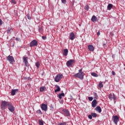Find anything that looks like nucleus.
Listing matches in <instances>:
<instances>
[{"instance_id": "0eeeda50", "label": "nucleus", "mask_w": 125, "mask_h": 125, "mask_svg": "<svg viewBox=\"0 0 125 125\" xmlns=\"http://www.w3.org/2000/svg\"><path fill=\"white\" fill-rule=\"evenodd\" d=\"M113 123L115 125H118V123L119 122V121H120V119L119 118V116L117 115L113 116L112 117Z\"/></svg>"}, {"instance_id": "de8ad7c7", "label": "nucleus", "mask_w": 125, "mask_h": 125, "mask_svg": "<svg viewBox=\"0 0 125 125\" xmlns=\"http://www.w3.org/2000/svg\"><path fill=\"white\" fill-rule=\"evenodd\" d=\"M114 55H112V58H114Z\"/></svg>"}, {"instance_id": "cd10ccee", "label": "nucleus", "mask_w": 125, "mask_h": 125, "mask_svg": "<svg viewBox=\"0 0 125 125\" xmlns=\"http://www.w3.org/2000/svg\"><path fill=\"white\" fill-rule=\"evenodd\" d=\"M91 76H92L93 77H95L96 78H97V77H98V75L97 74H96L95 72H93L91 74Z\"/></svg>"}, {"instance_id": "c03bdc74", "label": "nucleus", "mask_w": 125, "mask_h": 125, "mask_svg": "<svg viewBox=\"0 0 125 125\" xmlns=\"http://www.w3.org/2000/svg\"><path fill=\"white\" fill-rule=\"evenodd\" d=\"M97 36H100V31H98L97 33Z\"/></svg>"}, {"instance_id": "393cba45", "label": "nucleus", "mask_w": 125, "mask_h": 125, "mask_svg": "<svg viewBox=\"0 0 125 125\" xmlns=\"http://www.w3.org/2000/svg\"><path fill=\"white\" fill-rule=\"evenodd\" d=\"M58 96L60 99H62V96L64 97V96H65V94H64V93L60 94H59Z\"/></svg>"}, {"instance_id": "f3484780", "label": "nucleus", "mask_w": 125, "mask_h": 125, "mask_svg": "<svg viewBox=\"0 0 125 125\" xmlns=\"http://www.w3.org/2000/svg\"><path fill=\"white\" fill-rule=\"evenodd\" d=\"M69 52V50H68V49H64L63 50V52L62 53L63 55L64 56H67L68 55V53Z\"/></svg>"}, {"instance_id": "f704fd0d", "label": "nucleus", "mask_w": 125, "mask_h": 125, "mask_svg": "<svg viewBox=\"0 0 125 125\" xmlns=\"http://www.w3.org/2000/svg\"><path fill=\"white\" fill-rule=\"evenodd\" d=\"M37 113L38 114H41V115H42V111L41 110V109L38 110L37 111Z\"/></svg>"}, {"instance_id": "f8f14e48", "label": "nucleus", "mask_w": 125, "mask_h": 125, "mask_svg": "<svg viewBox=\"0 0 125 125\" xmlns=\"http://www.w3.org/2000/svg\"><path fill=\"white\" fill-rule=\"evenodd\" d=\"M23 62L25 63V66L28 67V66H29V62H28V57H23Z\"/></svg>"}, {"instance_id": "4be33fe9", "label": "nucleus", "mask_w": 125, "mask_h": 125, "mask_svg": "<svg viewBox=\"0 0 125 125\" xmlns=\"http://www.w3.org/2000/svg\"><path fill=\"white\" fill-rule=\"evenodd\" d=\"M113 8V4H108L107 5V10H111Z\"/></svg>"}, {"instance_id": "79ce46f5", "label": "nucleus", "mask_w": 125, "mask_h": 125, "mask_svg": "<svg viewBox=\"0 0 125 125\" xmlns=\"http://www.w3.org/2000/svg\"><path fill=\"white\" fill-rule=\"evenodd\" d=\"M2 25V20L0 19V26H1Z\"/></svg>"}, {"instance_id": "2eb2a0df", "label": "nucleus", "mask_w": 125, "mask_h": 125, "mask_svg": "<svg viewBox=\"0 0 125 125\" xmlns=\"http://www.w3.org/2000/svg\"><path fill=\"white\" fill-rule=\"evenodd\" d=\"M18 89H12L11 94V95H12L13 96H14V95H15V94H16V92H18Z\"/></svg>"}, {"instance_id": "a19ab883", "label": "nucleus", "mask_w": 125, "mask_h": 125, "mask_svg": "<svg viewBox=\"0 0 125 125\" xmlns=\"http://www.w3.org/2000/svg\"><path fill=\"white\" fill-rule=\"evenodd\" d=\"M111 74L113 76H115V75H116V73H115V71H112Z\"/></svg>"}, {"instance_id": "4c0bfd02", "label": "nucleus", "mask_w": 125, "mask_h": 125, "mask_svg": "<svg viewBox=\"0 0 125 125\" xmlns=\"http://www.w3.org/2000/svg\"><path fill=\"white\" fill-rule=\"evenodd\" d=\"M11 3H14V4H16V1L15 0H11Z\"/></svg>"}, {"instance_id": "c85d7f7f", "label": "nucleus", "mask_w": 125, "mask_h": 125, "mask_svg": "<svg viewBox=\"0 0 125 125\" xmlns=\"http://www.w3.org/2000/svg\"><path fill=\"white\" fill-rule=\"evenodd\" d=\"M27 17L28 20H31L32 19V17H31V16H30V13H28L27 15Z\"/></svg>"}, {"instance_id": "6e6552de", "label": "nucleus", "mask_w": 125, "mask_h": 125, "mask_svg": "<svg viewBox=\"0 0 125 125\" xmlns=\"http://www.w3.org/2000/svg\"><path fill=\"white\" fill-rule=\"evenodd\" d=\"M74 63H75V60H70L66 62V65L67 67H71V66H72Z\"/></svg>"}, {"instance_id": "37998d69", "label": "nucleus", "mask_w": 125, "mask_h": 125, "mask_svg": "<svg viewBox=\"0 0 125 125\" xmlns=\"http://www.w3.org/2000/svg\"><path fill=\"white\" fill-rule=\"evenodd\" d=\"M110 36H111V37H113V36H114V34L113 33V32L110 33Z\"/></svg>"}, {"instance_id": "dca6fc26", "label": "nucleus", "mask_w": 125, "mask_h": 125, "mask_svg": "<svg viewBox=\"0 0 125 125\" xmlns=\"http://www.w3.org/2000/svg\"><path fill=\"white\" fill-rule=\"evenodd\" d=\"M88 48L90 51H94V47L92 45H88Z\"/></svg>"}, {"instance_id": "e433bc0d", "label": "nucleus", "mask_w": 125, "mask_h": 125, "mask_svg": "<svg viewBox=\"0 0 125 125\" xmlns=\"http://www.w3.org/2000/svg\"><path fill=\"white\" fill-rule=\"evenodd\" d=\"M88 119H89L90 120H92V115L91 114V115H89L88 116Z\"/></svg>"}, {"instance_id": "bb28decb", "label": "nucleus", "mask_w": 125, "mask_h": 125, "mask_svg": "<svg viewBox=\"0 0 125 125\" xmlns=\"http://www.w3.org/2000/svg\"><path fill=\"white\" fill-rule=\"evenodd\" d=\"M103 82H101L98 84V86L100 88H102V87H103Z\"/></svg>"}, {"instance_id": "b1692460", "label": "nucleus", "mask_w": 125, "mask_h": 125, "mask_svg": "<svg viewBox=\"0 0 125 125\" xmlns=\"http://www.w3.org/2000/svg\"><path fill=\"white\" fill-rule=\"evenodd\" d=\"M45 89H46V88L44 86L41 87L40 88V92H42V91H44Z\"/></svg>"}, {"instance_id": "423d86ee", "label": "nucleus", "mask_w": 125, "mask_h": 125, "mask_svg": "<svg viewBox=\"0 0 125 125\" xmlns=\"http://www.w3.org/2000/svg\"><path fill=\"white\" fill-rule=\"evenodd\" d=\"M38 45V41L36 40H34L30 43L29 46L30 47H34Z\"/></svg>"}, {"instance_id": "ddd939ff", "label": "nucleus", "mask_w": 125, "mask_h": 125, "mask_svg": "<svg viewBox=\"0 0 125 125\" xmlns=\"http://www.w3.org/2000/svg\"><path fill=\"white\" fill-rule=\"evenodd\" d=\"M75 38L76 36H75V34H74V33L72 32L69 34V40H71V41H74Z\"/></svg>"}, {"instance_id": "5701e85b", "label": "nucleus", "mask_w": 125, "mask_h": 125, "mask_svg": "<svg viewBox=\"0 0 125 125\" xmlns=\"http://www.w3.org/2000/svg\"><path fill=\"white\" fill-rule=\"evenodd\" d=\"M57 89L55 90V92H58V91H60L61 90V89L60 88V87L59 85L56 86Z\"/></svg>"}, {"instance_id": "6ab92c4d", "label": "nucleus", "mask_w": 125, "mask_h": 125, "mask_svg": "<svg viewBox=\"0 0 125 125\" xmlns=\"http://www.w3.org/2000/svg\"><path fill=\"white\" fill-rule=\"evenodd\" d=\"M39 32L41 34H43V26H41L39 27Z\"/></svg>"}, {"instance_id": "49530a36", "label": "nucleus", "mask_w": 125, "mask_h": 125, "mask_svg": "<svg viewBox=\"0 0 125 125\" xmlns=\"http://www.w3.org/2000/svg\"><path fill=\"white\" fill-rule=\"evenodd\" d=\"M104 45H105V43L103 44V46H104Z\"/></svg>"}, {"instance_id": "9d476101", "label": "nucleus", "mask_w": 125, "mask_h": 125, "mask_svg": "<svg viewBox=\"0 0 125 125\" xmlns=\"http://www.w3.org/2000/svg\"><path fill=\"white\" fill-rule=\"evenodd\" d=\"M41 108L42 110V111H44L45 112H46V111H47V104H41Z\"/></svg>"}, {"instance_id": "f257e3e1", "label": "nucleus", "mask_w": 125, "mask_h": 125, "mask_svg": "<svg viewBox=\"0 0 125 125\" xmlns=\"http://www.w3.org/2000/svg\"><path fill=\"white\" fill-rule=\"evenodd\" d=\"M84 76V73L83 72V68H81L79 70V72L74 75L75 78H78L80 80H83V76Z\"/></svg>"}, {"instance_id": "1a4fd4ad", "label": "nucleus", "mask_w": 125, "mask_h": 125, "mask_svg": "<svg viewBox=\"0 0 125 125\" xmlns=\"http://www.w3.org/2000/svg\"><path fill=\"white\" fill-rule=\"evenodd\" d=\"M8 109H9V110L10 111V112H11L12 113H13V111L15 110V108L14 106H13V105H12L11 104V103H9V105H8Z\"/></svg>"}, {"instance_id": "c9c22d12", "label": "nucleus", "mask_w": 125, "mask_h": 125, "mask_svg": "<svg viewBox=\"0 0 125 125\" xmlns=\"http://www.w3.org/2000/svg\"><path fill=\"white\" fill-rule=\"evenodd\" d=\"M88 99L89 101H92V100H93V98H92V97H89Z\"/></svg>"}, {"instance_id": "c756f323", "label": "nucleus", "mask_w": 125, "mask_h": 125, "mask_svg": "<svg viewBox=\"0 0 125 125\" xmlns=\"http://www.w3.org/2000/svg\"><path fill=\"white\" fill-rule=\"evenodd\" d=\"M91 115H92V117H93L94 118H96V117H97V114L95 113H91Z\"/></svg>"}, {"instance_id": "20e7f679", "label": "nucleus", "mask_w": 125, "mask_h": 125, "mask_svg": "<svg viewBox=\"0 0 125 125\" xmlns=\"http://www.w3.org/2000/svg\"><path fill=\"white\" fill-rule=\"evenodd\" d=\"M6 59L9 62H10V64H13L15 62L14 60V58L12 56L9 55L7 58Z\"/></svg>"}, {"instance_id": "473e14b6", "label": "nucleus", "mask_w": 125, "mask_h": 125, "mask_svg": "<svg viewBox=\"0 0 125 125\" xmlns=\"http://www.w3.org/2000/svg\"><path fill=\"white\" fill-rule=\"evenodd\" d=\"M89 8V7L88 6V5H86L84 7V9L85 10H87V11H88Z\"/></svg>"}, {"instance_id": "ea45409f", "label": "nucleus", "mask_w": 125, "mask_h": 125, "mask_svg": "<svg viewBox=\"0 0 125 125\" xmlns=\"http://www.w3.org/2000/svg\"><path fill=\"white\" fill-rule=\"evenodd\" d=\"M42 40H43L44 41H45V40H46V37L45 36H42Z\"/></svg>"}, {"instance_id": "4468645a", "label": "nucleus", "mask_w": 125, "mask_h": 125, "mask_svg": "<svg viewBox=\"0 0 125 125\" xmlns=\"http://www.w3.org/2000/svg\"><path fill=\"white\" fill-rule=\"evenodd\" d=\"M97 105V101H96V100H94L92 102V107H93V108H95Z\"/></svg>"}, {"instance_id": "a18cd8bd", "label": "nucleus", "mask_w": 125, "mask_h": 125, "mask_svg": "<svg viewBox=\"0 0 125 125\" xmlns=\"http://www.w3.org/2000/svg\"><path fill=\"white\" fill-rule=\"evenodd\" d=\"M16 41H19V39L18 38H16Z\"/></svg>"}, {"instance_id": "58836bf2", "label": "nucleus", "mask_w": 125, "mask_h": 125, "mask_svg": "<svg viewBox=\"0 0 125 125\" xmlns=\"http://www.w3.org/2000/svg\"><path fill=\"white\" fill-rule=\"evenodd\" d=\"M62 2L65 4H66V0H62Z\"/></svg>"}, {"instance_id": "2f4dec72", "label": "nucleus", "mask_w": 125, "mask_h": 125, "mask_svg": "<svg viewBox=\"0 0 125 125\" xmlns=\"http://www.w3.org/2000/svg\"><path fill=\"white\" fill-rule=\"evenodd\" d=\"M58 125H67V122L60 123Z\"/></svg>"}, {"instance_id": "f03ea898", "label": "nucleus", "mask_w": 125, "mask_h": 125, "mask_svg": "<svg viewBox=\"0 0 125 125\" xmlns=\"http://www.w3.org/2000/svg\"><path fill=\"white\" fill-rule=\"evenodd\" d=\"M9 103H10L9 102L2 101L0 105L1 110H5L7 108V106H8V105H9Z\"/></svg>"}, {"instance_id": "9b49d317", "label": "nucleus", "mask_w": 125, "mask_h": 125, "mask_svg": "<svg viewBox=\"0 0 125 125\" xmlns=\"http://www.w3.org/2000/svg\"><path fill=\"white\" fill-rule=\"evenodd\" d=\"M108 98L111 101H112V99H113V100H116V96H115L114 94H112V93L108 95Z\"/></svg>"}, {"instance_id": "72a5a7b5", "label": "nucleus", "mask_w": 125, "mask_h": 125, "mask_svg": "<svg viewBox=\"0 0 125 125\" xmlns=\"http://www.w3.org/2000/svg\"><path fill=\"white\" fill-rule=\"evenodd\" d=\"M94 98L95 99H97L98 96L97 95V93H94Z\"/></svg>"}, {"instance_id": "412c9836", "label": "nucleus", "mask_w": 125, "mask_h": 125, "mask_svg": "<svg viewBox=\"0 0 125 125\" xmlns=\"http://www.w3.org/2000/svg\"><path fill=\"white\" fill-rule=\"evenodd\" d=\"M91 21L92 22H96V21H97V18L95 16H93L91 18Z\"/></svg>"}, {"instance_id": "a211bd4d", "label": "nucleus", "mask_w": 125, "mask_h": 125, "mask_svg": "<svg viewBox=\"0 0 125 125\" xmlns=\"http://www.w3.org/2000/svg\"><path fill=\"white\" fill-rule=\"evenodd\" d=\"M95 110L96 111H97L99 113H101V112H102V109H101V107H100V106H97Z\"/></svg>"}, {"instance_id": "39448f33", "label": "nucleus", "mask_w": 125, "mask_h": 125, "mask_svg": "<svg viewBox=\"0 0 125 125\" xmlns=\"http://www.w3.org/2000/svg\"><path fill=\"white\" fill-rule=\"evenodd\" d=\"M62 114L64 115L65 117H69L70 116V112L67 109H63L62 111Z\"/></svg>"}, {"instance_id": "7ed1b4c3", "label": "nucleus", "mask_w": 125, "mask_h": 125, "mask_svg": "<svg viewBox=\"0 0 125 125\" xmlns=\"http://www.w3.org/2000/svg\"><path fill=\"white\" fill-rule=\"evenodd\" d=\"M62 78L63 75L59 74L57 75L55 77L54 81L55 82H56V83H59V82H60V80H61V79H62Z\"/></svg>"}, {"instance_id": "aec40b11", "label": "nucleus", "mask_w": 125, "mask_h": 125, "mask_svg": "<svg viewBox=\"0 0 125 125\" xmlns=\"http://www.w3.org/2000/svg\"><path fill=\"white\" fill-rule=\"evenodd\" d=\"M13 31V29L9 27V28H8V29L7 30L6 32L7 34H11V33H12Z\"/></svg>"}, {"instance_id": "7c9ffc66", "label": "nucleus", "mask_w": 125, "mask_h": 125, "mask_svg": "<svg viewBox=\"0 0 125 125\" xmlns=\"http://www.w3.org/2000/svg\"><path fill=\"white\" fill-rule=\"evenodd\" d=\"M39 124L40 125H43V121L41 120H39Z\"/></svg>"}, {"instance_id": "a878e982", "label": "nucleus", "mask_w": 125, "mask_h": 125, "mask_svg": "<svg viewBox=\"0 0 125 125\" xmlns=\"http://www.w3.org/2000/svg\"><path fill=\"white\" fill-rule=\"evenodd\" d=\"M35 66L38 69H39V68H40V67L41 66V63H40V62H37L35 63Z\"/></svg>"}]
</instances>
